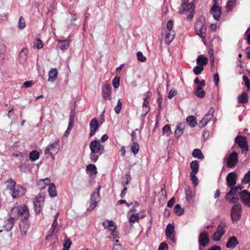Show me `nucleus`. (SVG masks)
I'll return each mask as SVG.
<instances>
[{
    "instance_id": "4d7b16f0",
    "label": "nucleus",
    "mask_w": 250,
    "mask_h": 250,
    "mask_svg": "<svg viewBox=\"0 0 250 250\" xmlns=\"http://www.w3.org/2000/svg\"><path fill=\"white\" fill-rule=\"evenodd\" d=\"M120 79L118 77H115L112 80V85L115 88H117L120 85Z\"/></svg>"
},
{
    "instance_id": "7c9ffc66",
    "label": "nucleus",
    "mask_w": 250,
    "mask_h": 250,
    "mask_svg": "<svg viewBox=\"0 0 250 250\" xmlns=\"http://www.w3.org/2000/svg\"><path fill=\"white\" fill-rule=\"evenodd\" d=\"M238 103L241 104H246L248 102V95L246 92H243L238 97Z\"/></svg>"
},
{
    "instance_id": "0eeeda50",
    "label": "nucleus",
    "mask_w": 250,
    "mask_h": 250,
    "mask_svg": "<svg viewBox=\"0 0 250 250\" xmlns=\"http://www.w3.org/2000/svg\"><path fill=\"white\" fill-rule=\"evenodd\" d=\"M101 187L99 186L98 188V191L97 192H94L91 195L90 204L87 210L89 211H92L97 206L98 203L100 200V196L99 190Z\"/></svg>"
},
{
    "instance_id": "ea45409f",
    "label": "nucleus",
    "mask_w": 250,
    "mask_h": 250,
    "mask_svg": "<svg viewBox=\"0 0 250 250\" xmlns=\"http://www.w3.org/2000/svg\"><path fill=\"white\" fill-rule=\"evenodd\" d=\"M174 211L177 215L180 216L184 213V209L180 205L176 204L174 208Z\"/></svg>"
},
{
    "instance_id": "4468645a",
    "label": "nucleus",
    "mask_w": 250,
    "mask_h": 250,
    "mask_svg": "<svg viewBox=\"0 0 250 250\" xmlns=\"http://www.w3.org/2000/svg\"><path fill=\"white\" fill-rule=\"evenodd\" d=\"M199 244L200 246L205 247L209 242V238L206 231L200 233L198 238Z\"/></svg>"
},
{
    "instance_id": "9d476101",
    "label": "nucleus",
    "mask_w": 250,
    "mask_h": 250,
    "mask_svg": "<svg viewBox=\"0 0 250 250\" xmlns=\"http://www.w3.org/2000/svg\"><path fill=\"white\" fill-rule=\"evenodd\" d=\"M194 27L197 35L202 39L205 38L207 31L206 25L202 22L199 21L195 23Z\"/></svg>"
},
{
    "instance_id": "8fccbe9b",
    "label": "nucleus",
    "mask_w": 250,
    "mask_h": 250,
    "mask_svg": "<svg viewBox=\"0 0 250 250\" xmlns=\"http://www.w3.org/2000/svg\"><path fill=\"white\" fill-rule=\"evenodd\" d=\"M203 70L204 67L202 66L198 65V66H196L193 68V72L194 74L198 75L200 74Z\"/></svg>"
},
{
    "instance_id": "58836bf2",
    "label": "nucleus",
    "mask_w": 250,
    "mask_h": 250,
    "mask_svg": "<svg viewBox=\"0 0 250 250\" xmlns=\"http://www.w3.org/2000/svg\"><path fill=\"white\" fill-rule=\"evenodd\" d=\"M140 218L138 213L132 214L129 218V222L130 224H133L138 222Z\"/></svg>"
},
{
    "instance_id": "4be33fe9",
    "label": "nucleus",
    "mask_w": 250,
    "mask_h": 250,
    "mask_svg": "<svg viewBox=\"0 0 250 250\" xmlns=\"http://www.w3.org/2000/svg\"><path fill=\"white\" fill-rule=\"evenodd\" d=\"M238 244L239 242L237 238L235 236H233L229 238L226 247L227 248L234 249Z\"/></svg>"
},
{
    "instance_id": "393cba45",
    "label": "nucleus",
    "mask_w": 250,
    "mask_h": 250,
    "mask_svg": "<svg viewBox=\"0 0 250 250\" xmlns=\"http://www.w3.org/2000/svg\"><path fill=\"white\" fill-rule=\"evenodd\" d=\"M185 126V124L182 123L179 124L176 126L175 130V136L176 137L179 138L183 134Z\"/></svg>"
},
{
    "instance_id": "b1692460",
    "label": "nucleus",
    "mask_w": 250,
    "mask_h": 250,
    "mask_svg": "<svg viewBox=\"0 0 250 250\" xmlns=\"http://www.w3.org/2000/svg\"><path fill=\"white\" fill-rule=\"evenodd\" d=\"M58 71L56 68H52L48 73V79L49 82H54L57 78Z\"/></svg>"
},
{
    "instance_id": "6e6552de",
    "label": "nucleus",
    "mask_w": 250,
    "mask_h": 250,
    "mask_svg": "<svg viewBox=\"0 0 250 250\" xmlns=\"http://www.w3.org/2000/svg\"><path fill=\"white\" fill-rule=\"evenodd\" d=\"M241 206L239 204L234 205L231 210V217L233 222H236L240 219Z\"/></svg>"
},
{
    "instance_id": "a878e982",
    "label": "nucleus",
    "mask_w": 250,
    "mask_h": 250,
    "mask_svg": "<svg viewBox=\"0 0 250 250\" xmlns=\"http://www.w3.org/2000/svg\"><path fill=\"white\" fill-rule=\"evenodd\" d=\"M14 220L13 217L9 218L5 222L3 226L4 229L7 231H10L14 226Z\"/></svg>"
},
{
    "instance_id": "774afa93",
    "label": "nucleus",
    "mask_w": 250,
    "mask_h": 250,
    "mask_svg": "<svg viewBox=\"0 0 250 250\" xmlns=\"http://www.w3.org/2000/svg\"><path fill=\"white\" fill-rule=\"evenodd\" d=\"M158 250H168V246L165 242H162L160 244Z\"/></svg>"
},
{
    "instance_id": "3c124183",
    "label": "nucleus",
    "mask_w": 250,
    "mask_h": 250,
    "mask_svg": "<svg viewBox=\"0 0 250 250\" xmlns=\"http://www.w3.org/2000/svg\"><path fill=\"white\" fill-rule=\"evenodd\" d=\"M236 4V0H228L227 3L228 10H231L233 6Z\"/></svg>"
},
{
    "instance_id": "680f3d73",
    "label": "nucleus",
    "mask_w": 250,
    "mask_h": 250,
    "mask_svg": "<svg viewBox=\"0 0 250 250\" xmlns=\"http://www.w3.org/2000/svg\"><path fill=\"white\" fill-rule=\"evenodd\" d=\"M243 80L245 82V86L247 87L248 91L250 90V80L247 76H243Z\"/></svg>"
},
{
    "instance_id": "bb28decb",
    "label": "nucleus",
    "mask_w": 250,
    "mask_h": 250,
    "mask_svg": "<svg viewBox=\"0 0 250 250\" xmlns=\"http://www.w3.org/2000/svg\"><path fill=\"white\" fill-rule=\"evenodd\" d=\"M196 62L198 65L202 66L206 65L208 63V58L204 56L203 55H199L197 60Z\"/></svg>"
},
{
    "instance_id": "412c9836",
    "label": "nucleus",
    "mask_w": 250,
    "mask_h": 250,
    "mask_svg": "<svg viewBox=\"0 0 250 250\" xmlns=\"http://www.w3.org/2000/svg\"><path fill=\"white\" fill-rule=\"evenodd\" d=\"M210 13L216 21H220L222 12L219 6H212L210 9Z\"/></svg>"
},
{
    "instance_id": "864d4df0",
    "label": "nucleus",
    "mask_w": 250,
    "mask_h": 250,
    "mask_svg": "<svg viewBox=\"0 0 250 250\" xmlns=\"http://www.w3.org/2000/svg\"><path fill=\"white\" fill-rule=\"evenodd\" d=\"M18 209L17 207L13 208L11 210V217H13V219H18L19 217V214L18 213Z\"/></svg>"
},
{
    "instance_id": "13d9d810",
    "label": "nucleus",
    "mask_w": 250,
    "mask_h": 250,
    "mask_svg": "<svg viewBox=\"0 0 250 250\" xmlns=\"http://www.w3.org/2000/svg\"><path fill=\"white\" fill-rule=\"evenodd\" d=\"M250 182V170L246 173L242 180V183L244 184H248Z\"/></svg>"
},
{
    "instance_id": "2f4dec72",
    "label": "nucleus",
    "mask_w": 250,
    "mask_h": 250,
    "mask_svg": "<svg viewBox=\"0 0 250 250\" xmlns=\"http://www.w3.org/2000/svg\"><path fill=\"white\" fill-rule=\"evenodd\" d=\"M48 192L50 196L52 197H54L57 196L56 187L54 184L51 183L49 184Z\"/></svg>"
},
{
    "instance_id": "338daca9",
    "label": "nucleus",
    "mask_w": 250,
    "mask_h": 250,
    "mask_svg": "<svg viewBox=\"0 0 250 250\" xmlns=\"http://www.w3.org/2000/svg\"><path fill=\"white\" fill-rule=\"evenodd\" d=\"M34 84L33 81H26L23 83V86L25 88L32 87Z\"/></svg>"
},
{
    "instance_id": "6ab92c4d",
    "label": "nucleus",
    "mask_w": 250,
    "mask_h": 250,
    "mask_svg": "<svg viewBox=\"0 0 250 250\" xmlns=\"http://www.w3.org/2000/svg\"><path fill=\"white\" fill-rule=\"evenodd\" d=\"M111 87L110 84H105L102 87V96L103 98L106 100L111 99Z\"/></svg>"
},
{
    "instance_id": "f3484780",
    "label": "nucleus",
    "mask_w": 250,
    "mask_h": 250,
    "mask_svg": "<svg viewBox=\"0 0 250 250\" xmlns=\"http://www.w3.org/2000/svg\"><path fill=\"white\" fill-rule=\"evenodd\" d=\"M44 201V198L41 196L37 197L34 201V205L35 210L36 213H39L43 205Z\"/></svg>"
},
{
    "instance_id": "79ce46f5",
    "label": "nucleus",
    "mask_w": 250,
    "mask_h": 250,
    "mask_svg": "<svg viewBox=\"0 0 250 250\" xmlns=\"http://www.w3.org/2000/svg\"><path fill=\"white\" fill-rule=\"evenodd\" d=\"M185 193L186 198L188 201H191L194 196V194L192 193L189 188H188L187 189H186Z\"/></svg>"
},
{
    "instance_id": "f704fd0d",
    "label": "nucleus",
    "mask_w": 250,
    "mask_h": 250,
    "mask_svg": "<svg viewBox=\"0 0 250 250\" xmlns=\"http://www.w3.org/2000/svg\"><path fill=\"white\" fill-rule=\"evenodd\" d=\"M187 122L191 127H194L197 122L195 117L193 116H189L187 118Z\"/></svg>"
},
{
    "instance_id": "473e14b6",
    "label": "nucleus",
    "mask_w": 250,
    "mask_h": 250,
    "mask_svg": "<svg viewBox=\"0 0 250 250\" xmlns=\"http://www.w3.org/2000/svg\"><path fill=\"white\" fill-rule=\"evenodd\" d=\"M192 155L194 157L197 158L201 160L204 158V156L203 153L201 150L198 148L194 149L192 151Z\"/></svg>"
},
{
    "instance_id": "e433bc0d",
    "label": "nucleus",
    "mask_w": 250,
    "mask_h": 250,
    "mask_svg": "<svg viewBox=\"0 0 250 250\" xmlns=\"http://www.w3.org/2000/svg\"><path fill=\"white\" fill-rule=\"evenodd\" d=\"M39 153L36 150L32 151L29 154V158L31 161H35L39 158Z\"/></svg>"
},
{
    "instance_id": "f8f14e48",
    "label": "nucleus",
    "mask_w": 250,
    "mask_h": 250,
    "mask_svg": "<svg viewBox=\"0 0 250 250\" xmlns=\"http://www.w3.org/2000/svg\"><path fill=\"white\" fill-rule=\"evenodd\" d=\"M90 150L93 153H97L99 152L102 153L104 151V147L98 141H92L89 145Z\"/></svg>"
},
{
    "instance_id": "a18cd8bd",
    "label": "nucleus",
    "mask_w": 250,
    "mask_h": 250,
    "mask_svg": "<svg viewBox=\"0 0 250 250\" xmlns=\"http://www.w3.org/2000/svg\"><path fill=\"white\" fill-rule=\"evenodd\" d=\"M151 95V94L150 92H147V93L144 95V101L143 104V106H149V98Z\"/></svg>"
},
{
    "instance_id": "37998d69",
    "label": "nucleus",
    "mask_w": 250,
    "mask_h": 250,
    "mask_svg": "<svg viewBox=\"0 0 250 250\" xmlns=\"http://www.w3.org/2000/svg\"><path fill=\"white\" fill-rule=\"evenodd\" d=\"M87 170L91 175H95L97 173V168L94 165H89L86 167Z\"/></svg>"
},
{
    "instance_id": "aec40b11",
    "label": "nucleus",
    "mask_w": 250,
    "mask_h": 250,
    "mask_svg": "<svg viewBox=\"0 0 250 250\" xmlns=\"http://www.w3.org/2000/svg\"><path fill=\"white\" fill-rule=\"evenodd\" d=\"M17 208L19 210L18 213L19 217L22 216L21 219H28L29 211L25 205L17 207Z\"/></svg>"
},
{
    "instance_id": "c756f323",
    "label": "nucleus",
    "mask_w": 250,
    "mask_h": 250,
    "mask_svg": "<svg viewBox=\"0 0 250 250\" xmlns=\"http://www.w3.org/2000/svg\"><path fill=\"white\" fill-rule=\"evenodd\" d=\"M103 225L111 231L115 230L116 229V225L112 221H107L105 222H104Z\"/></svg>"
},
{
    "instance_id": "c85d7f7f",
    "label": "nucleus",
    "mask_w": 250,
    "mask_h": 250,
    "mask_svg": "<svg viewBox=\"0 0 250 250\" xmlns=\"http://www.w3.org/2000/svg\"><path fill=\"white\" fill-rule=\"evenodd\" d=\"M190 167L191 169L190 173H197L199 170V165L197 160L192 161L190 164Z\"/></svg>"
},
{
    "instance_id": "f257e3e1",
    "label": "nucleus",
    "mask_w": 250,
    "mask_h": 250,
    "mask_svg": "<svg viewBox=\"0 0 250 250\" xmlns=\"http://www.w3.org/2000/svg\"><path fill=\"white\" fill-rule=\"evenodd\" d=\"M59 143V140L58 139H56L53 143H51L45 148L44 154L46 158L51 157L54 159L53 155L58 153L60 149Z\"/></svg>"
},
{
    "instance_id": "052dcab7",
    "label": "nucleus",
    "mask_w": 250,
    "mask_h": 250,
    "mask_svg": "<svg viewBox=\"0 0 250 250\" xmlns=\"http://www.w3.org/2000/svg\"><path fill=\"white\" fill-rule=\"evenodd\" d=\"M122 100L121 99L118 100L117 104L114 108L115 112L116 113L119 114L120 112V111H121V108H122Z\"/></svg>"
},
{
    "instance_id": "72a5a7b5",
    "label": "nucleus",
    "mask_w": 250,
    "mask_h": 250,
    "mask_svg": "<svg viewBox=\"0 0 250 250\" xmlns=\"http://www.w3.org/2000/svg\"><path fill=\"white\" fill-rule=\"evenodd\" d=\"M59 47L61 50L64 51L68 48L69 44L68 40L59 41Z\"/></svg>"
},
{
    "instance_id": "9b49d317",
    "label": "nucleus",
    "mask_w": 250,
    "mask_h": 250,
    "mask_svg": "<svg viewBox=\"0 0 250 250\" xmlns=\"http://www.w3.org/2000/svg\"><path fill=\"white\" fill-rule=\"evenodd\" d=\"M25 188L20 186H16L12 190L10 191V193L14 199L19 198L24 195L25 193Z\"/></svg>"
},
{
    "instance_id": "ddd939ff",
    "label": "nucleus",
    "mask_w": 250,
    "mask_h": 250,
    "mask_svg": "<svg viewBox=\"0 0 250 250\" xmlns=\"http://www.w3.org/2000/svg\"><path fill=\"white\" fill-rule=\"evenodd\" d=\"M237 175L234 172L229 173L226 178L227 186L233 188L236 184Z\"/></svg>"
},
{
    "instance_id": "20e7f679",
    "label": "nucleus",
    "mask_w": 250,
    "mask_h": 250,
    "mask_svg": "<svg viewBox=\"0 0 250 250\" xmlns=\"http://www.w3.org/2000/svg\"><path fill=\"white\" fill-rule=\"evenodd\" d=\"M172 29V20L168 21L167 23V28L165 29L163 36L164 37V42L168 45H169L172 42V37L171 35V30Z\"/></svg>"
},
{
    "instance_id": "5701e85b",
    "label": "nucleus",
    "mask_w": 250,
    "mask_h": 250,
    "mask_svg": "<svg viewBox=\"0 0 250 250\" xmlns=\"http://www.w3.org/2000/svg\"><path fill=\"white\" fill-rule=\"evenodd\" d=\"M28 50L26 48H23L21 51L19 55V62L21 64L25 63L27 61Z\"/></svg>"
},
{
    "instance_id": "de8ad7c7",
    "label": "nucleus",
    "mask_w": 250,
    "mask_h": 250,
    "mask_svg": "<svg viewBox=\"0 0 250 250\" xmlns=\"http://www.w3.org/2000/svg\"><path fill=\"white\" fill-rule=\"evenodd\" d=\"M171 131L169 125H166L163 128V135L168 136L170 134Z\"/></svg>"
},
{
    "instance_id": "bf43d9fd",
    "label": "nucleus",
    "mask_w": 250,
    "mask_h": 250,
    "mask_svg": "<svg viewBox=\"0 0 250 250\" xmlns=\"http://www.w3.org/2000/svg\"><path fill=\"white\" fill-rule=\"evenodd\" d=\"M130 180H131L130 175L128 174H125V176H124V180L122 182L123 185L124 186L128 185L129 183Z\"/></svg>"
},
{
    "instance_id": "6e6d98bb",
    "label": "nucleus",
    "mask_w": 250,
    "mask_h": 250,
    "mask_svg": "<svg viewBox=\"0 0 250 250\" xmlns=\"http://www.w3.org/2000/svg\"><path fill=\"white\" fill-rule=\"evenodd\" d=\"M25 27V22L22 17L19 18L18 21V28L20 29H22Z\"/></svg>"
},
{
    "instance_id": "423d86ee",
    "label": "nucleus",
    "mask_w": 250,
    "mask_h": 250,
    "mask_svg": "<svg viewBox=\"0 0 250 250\" xmlns=\"http://www.w3.org/2000/svg\"><path fill=\"white\" fill-rule=\"evenodd\" d=\"M181 7L179 12L180 14H186L194 10V5L192 2H189L188 0H181Z\"/></svg>"
},
{
    "instance_id": "39448f33",
    "label": "nucleus",
    "mask_w": 250,
    "mask_h": 250,
    "mask_svg": "<svg viewBox=\"0 0 250 250\" xmlns=\"http://www.w3.org/2000/svg\"><path fill=\"white\" fill-rule=\"evenodd\" d=\"M227 166L229 168L235 167L238 161V156L236 152L234 151L229 154L226 158Z\"/></svg>"
},
{
    "instance_id": "e2e57ef3",
    "label": "nucleus",
    "mask_w": 250,
    "mask_h": 250,
    "mask_svg": "<svg viewBox=\"0 0 250 250\" xmlns=\"http://www.w3.org/2000/svg\"><path fill=\"white\" fill-rule=\"evenodd\" d=\"M137 57L138 60L140 62H145L146 60V57L144 56L143 53L140 51L137 53Z\"/></svg>"
},
{
    "instance_id": "c9c22d12",
    "label": "nucleus",
    "mask_w": 250,
    "mask_h": 250,
    "mask_svg": "<svg viewBox=\"0 0 250 250\" xmlns=\"http://www.w3.org/2000/svg\"><path fill=\"white\" fill-rule=\"evenodd\" d=\"M43 46L42 42L39 38L35 39L33 42V47L38 49L42 48Z\"/></svg>"
},
{
    "instance_id": "5fc2aeb1",
    "label": "nucleus",
    "mask_w": 250,
    "mask_h": 250,
    "mask_svg": "<svg viewBox=\"0 0 250 250\" xmlns=\"http://www.w3.org/2000/svg\"><path fill=\"white\" fill-rule=\"evenodd\" d=\"M244 188V187L242 186H237L236 187H233V188H230V189H232V191H233V195H235L237 193H240L241 192H240L241 191V190Z\"/></svg>"
},
{
    "instance_id": "49530a36",
    "label": "nucleus",
    "mask_w": 250,
    "mask_h": 250,
    "mask_svg": "<svg viewBox=\"0 0 250 250\" xmlns=\"http://www.w3.org/2000/svg\"><path fill=\"white\" fill-rule=\"evenodd\" d=\"M131 150L134 155L137 154L139 150V144L136 142H133L131 146Z\"/></svg>"
},
{
    "instance_id": "c03bdc74",
    "label": "nucleus",
    "mask_w": 250,
    "mask_h": 250,
    "mask_svg": "<svg viewBox=\"0 0 250 250\" xmlns=\"http://www.w3.org/2000/svg\"><path fill=\"white\" fill-rule=\"evenodd\" d=\"M166 234L167 238L172 240V225L170 223L167 226Z\"/></svg>"
},
{
    "instance_id": "69168bd1",
    "label": "nucleus",
    "mask_w": 250,
    "mask_h": 250,
    "mask_svg": "<svg viewBox=\"0 0 250 250\" xmlns=\"http://www.w3.org/2000/svg\"><path fill=\"white\" fill-rule=\"evenodd\" d=\"M71 244V241L69 239H66L64 241L63 243V249L64 250H68Z\"/></svg>"
},
{
    "instance_id": "0e129e2a",
    "label": "nucleus",
    "mask_w": 250,
    "mask_h": 250,
    "mask_svg": "<svg viewBox=\"0 0 250 250\" xmlns=\"http://www.w3.org/2000/svg\"><path fill=\"white\" fill-rule=\"evenodd\" d=\"M194 94L198 98H204L205 96L206 93H205V91H204L203 90V89H202L201 90H200L199 91H195Z\"/></svg>"
},
{
    "instance_id": "7ed1b4c3",
    "label": "nucleus",
    "mask_w": 250,
    "mask_h": 250,
    "mask_svg": "<svg viewBox=\"0 0 250 250\" xmlns=\"http://www.w3.org/2000/svg\"><path fill=\"white\" fill-rule=\"evenodd\" d=\"M235 142L242 149V153L246 154L249 150L248 142L246 137L237 136L235 138Z\"/></svg>"
},
{
    "instance_id": "f03ea898",
    "label": "nucleus",
    "mask_w": 250,
    "mask_h": 250,
    "mask_svg": "<svg viewBox=\"0 0 250 250\" xmlns=\"http://www.w3.org/2000/svg\"><path fill=\"white\" fill-rule=\"evenodd\" d=\"M58 215L59 213H57L55 215V219L52 224L51 227L48 231V233L45 238L46 240L47 241H50L51 240V243H55L57 239L56 236L55 235V232L58 225L57 221Z\"/></svg>"
},
{
    "instance_id": "2eb2a0df",
    "label": "nucleus",
    "mask_w": 250,
    "mask_h": 250,
    "mask_svg": "<svg viewBox=\"0 0 250 250\" xmlns=\"http://www.w3.org/2000/svg\"><path fill=\"white\" fill-rule=\"evenodd\" d=\"M20 226L21 235H26L30 228L28 219H21Z\"/></svg>"
},
{
    "instance_id": "a211bd4d",
    "label": "nucleus",
    "mask_w": 250,
    "mask_h": 250,
    "mask_svg": "<svg viewBox=\"0 0 250 250\" xmlns=\"http://www.w3.org/2000/svg\"><path fill=\"white\" fill-rule=\"evenodd\" d=\"M242 202L246 205L250 207V193L247 190H243L240 194Z\"/></svg>"
},
{
    "instance_id": "cd10ccee",
    "label": "nucleus",
    "mask_w": 250,
    "mask_h": 250,
    "mask_svg": "<svg viewBox=\"0 0 250 250\" xmlns=\"http://www.w3.org/2000/svg\"><path fill=\"white\" fill-rule=\"evenodd\" d=\"M50 179L49 178H45L42 179H40L38 181V188L40 189H43L45 188L47 185H49L50 184Z\"/></svg>"
},
{
    "instance_id": "09e8293b",
    "label": "nucleus",
    "mask_w": 250,
    "mask_h": 250,
    "mask_svg": "<svg viewBox=\"0 0 250 250\" xmlns=\"http://www.w3.org/2000/svg\"><path fill=\"white\" fill-rule=\"evenodd\" d=\"M197 173H190V179L194 187H196L198 184V179L196 176Z\"/></svg>"
},
{
    "instance_id": "603ef678",
    "label": "nucleus",
    "mask_w": 250,
    "mask_h": 250,
    "mask_svg": "<svg viewBox=\"0 0 250 250\" xmlns=\"http://www.w3.org/2000/svg\"><path fill=\"white\" fill-rule=\"evenodd\" d=\"M224 234V232H222V233H220V232H218L217 231H215L212 236V239L214 241H219L221 239L222 236Z\"/></svg>"
},
{
    "instance_id": "a19ab883",
    "label": "nucleus",
    "mask_w": 250,
    "mask_h": 250,
    "mask_svg": "<svg viewBox=\"0 0 250 250\" xmlns=\"http://www.w3.org/2000/svg\"><path fill=\"white\" fill-rule=\"evenodd\" d=\"M227 228V225L226 223L222 221L220 225L217 227L216 231L220 232V233H222V232H224V234L226 232V229H225Z\"/></svg>"
},
{
    "instance_id": "dca6fc26",
    "label": "nucleus",
    "mask_w": 250,
    "mask_h": 250,
    "mask_svg": "<svg viewBox=\"0 0 250 250\" xmlns=\"http://www.w3.org/2000/svg\"><path fill=\"white\" fill-rule=\"evenodd\" d=\"M99 125L96 118H94L91 120L89 124L90 132L89 136H93L96 132L98 130Z\"/></svg>"
},
{
    "instance_id": "1a4fd4ad",
    "label": "nucleus",
    "mask_w": 250,
    "mask_h": 250,
    "mask_svg": "<svg viewBox=\"0 0 250 250\" xmlns=\"http://www.w3.org/2000/svg\"><path fill=\"white\" fill-rule=\"evenodd\" d=\"M214 113V109L211 107L208 112L204 116L198 124L200 127L205 126L208 123L212 118Z\"/></svg>"
},
{
    "instance_id": "4c0bfd02",
    "label": "nucleus",
    "mask_w": 250,
    "mask_h": 250,
    "mask_svg": "<svg viewBox=\"0 0 250 250\" xmlns=\"http://www.w3.org/2000/svg\"><path fill=\"white\" fill-rule=\"evenodd\" d=\"M6 188L10 191L12 190L16 186V182L12 179H10L6 181Z\"/></svg>"
}]
</instances>
